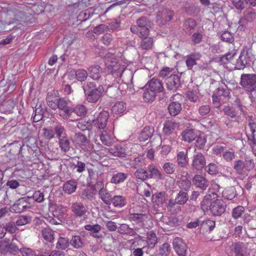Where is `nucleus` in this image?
Returning a JSON list of instances; mask_svg holds the SVG:
<instances>
[{
	"instance_id": "1",
	"label": "nucleus",
	"mask_w": 256,
	"mask_h": 256,
	"mask_svg": "<svg viewBox=\"0 0 256 256\" xmlns=\"http://www.w3.org/2000/svg\"><path fill=\"white\" fill-rule=\"evenodd\" d=\"M136 24L132 25L130 27V31L138 37H143L148 36L150 28L151 27V22L145 16H142L136 20Z\"/></svg>"
},
{
	"instance_id": "2",
	"label": "nucleus",
	"mask_w": 256,
	"mask_h": 256,
	"mask_svg": "<svg viewBox=\"0 0 256 256\" xmlns=\"http://www.w3.org/2000/svg\"><path fill=\"white\" fill-rule=\"evenodd\" d=\"M46 101L48 105L52 110L58 108L59 115L64 112L66 110L68 102L64 98H59L55 92L48 94Z\"/></svg>"
},
{
	"instance_id": "3",
	"label": "nucleus",
	"mask_w": 256,
	"mask_h": 256,
	"mask_svg": "<svg viewBox=\"0 0 256 256\" xmlns=\"http://www.w3.org/2000/svg\"><path fill=\"white\" fill-rule=\"evenodd\" d=\"M240 85L246 92H256V74H241Z\"/></svg>"
},
{
	"instance_id": "4",
	"label": "nucleus",
	"mask_w": 256,
	"mask_h": 256,
	"mask_svg": "<svg viewBox=\"0 0 256 256\" xmlns=\"http://www.w3.org/2000/svg\"><path fill=\"white\" fill-rule=\"evenodd\" d=\"M254 166V160L248 156H245L244 160L239 159L235 160L233 164L234 169L239 174H243L246 170H250Z\"/></svg>"
},
{
	"instance_id": "5",
	"label": "nucleus",
	"mask_w": 256,
	"mask_h": 256,
	"mask_svg": "<svg viewBox=\"0 0 256 256\" xmlns=\"http://www.w3.org/2000/svg\"><path fill=\"white\" fill-rule=\"evenodd\" d=\"M66 108L68 110H64V112L60 114V116L64 120L68 119L69 118H73L74 114L79 116H84L87 112L86 107L82 104H78L74 107H72L68 106V102Z\"/></svg>"
},
{
	"instance_id": "6",
	"label": "nucleus",
	"mask_w": 256,
	"mask_h": 256,
	"mask_svg": "<svg viewBox=\"0 0 256 256\" xmlns=\"http://www.w3.org/2000/svg\"><path fill=\"white\" fill-rule=\"evenodd\" d=\"M253 60L254 56L252 54L251 50L247 48L243 49L237 60L236 66L238 69H244L245 67L250 66Z\"/></svg>"
},
{
	"instance_id": "7",
	"label": "nucleus",
	"mask_w": 256,
	"mask_h": 256,
	"mask_svg": "<svg viewBox=\"0 0 256 256\" xmlns=\"http://www.w3.org/2000/svg\"><path fill=\"white\" fill-rule=\"evenodd\" d=\"M174 12V10L168 8H160L156 16V22L159 26L166 24L173 18Z\"/></svg>"
},
{
	"instance_id": "8",
	"label": "nucleus",
	"mask_w": 256,
	"mask_h": 256,
	"mask_svg": "<svg viewBox=\"0 0 256 256\" xmlns=\"http://www.w3.org/2000/svg\"><path fill=\"white\" fill-rule=\"evenodd\" d=\"M230 94V90L226 86L217 88L212 96V102L215 106L220 107L221 102H223L224 98H228Z\"/></svg>"
},
{
	"instance_id": "9",
	"label": "nucleus",
	"mask_w": 256,
	"mask_h": 256,
	"mask_svg": "<svg viewBox=\"0 0 256 256\" xmlns=\"http://www.w3.org/2000/svg\"><path fill=\"white\" fill-rule=\"evenodd\" d=\"M106 66L108 69V72L111 74L115 78H120L124 70L123 66H121L116 60L106 59Z\"/></svg>"
},
{
	"instance_id": "10",
	"label": "nucleus",
	"mask_w": 256,
	"mask_h": 256,
	"mask_svg": "<svg viewBox=\"0 0 256 256\" xmlns=\"http://www.w3.org/2000/svg\"><path fill=\"white\" fill-rule=\"evenodd\" d=\"M168 200V195L164 192L156 193L152 196V202L154 204V210L156 212H159L161 208L162 210H165V204Z\"/></svg>"
},
{
	"instance_id": "11",
	"label": "nucleus",
	"mask_w": 256,
	"mask_h": 256,
	"mask_svg": "<svg viewBox=\"0 0 256 256\" xmlns=\"http://www.w3.org/2000/svg\"><path fill=\"white\" fill-rule=\"evenodd\" d=\"M29 197H23L16 200L11 206L12 211L16 213H20L30 208L28 200Z\"/></svg>"
},
{
	"instance_id": "12",
	"label": "nucleus",
	"mask_w": 256,
	"mask_h": 256,
	"mask_svg": "<svg viewBox=\"0 0 256 256\" xmlns=\"http://www.w3.org/2000/svg\"><path fill=\"white\" fill-rule=\"evenodd\" d=\"M226 204L222 200L217 199L211 202L210 206V210L212 215L220 216L222 215L226 210Z\"/></svg>"
},
{
	"instance_id": "13",
	"label": "nucleus",
	"mask_w": 256,
	"mask_h": 256,
	"mask_svg": "<svg viewBox=\"0 0 256 256\" xmlns=\"http://www.w3.org/2000/svg\"><path fill=\"white\" fill-rule=\"evenodd\" d=\"M194 154L192 159V168L198 170H202L206 165V160L204 156L200 152H196Z\"/></svg>"
},
{
	"instance_id": "14",
	"label": "nucleus",
	"mask_w": 256,
	"mask_h": 256,
	"mask_svg": "<svg viewBox=\"0 0 256 256\" xmlns=\"http://www.w3.org/2000/svg\"><path fill=\"white\" fill-rule=\"evenodd\" d=\"M177 184L180 188L184 191H188L192 186L191 181L188 178V174L186 172L182 171L181 174L178 175Z\"/></svg>"
},
{
	"instance_id": "15",
	"label": "nucleus",
	"mask_w": 256,
	"mask_h": 256,
	"mask_svg": "<svg viewBox=\"0 0 256 256\" xmlns=\"http://www.w3.org/2000/svg\"><path fill=\"white\" fill-rule=\"evenodd\" d=\"M172 246L176 252L179 256H186L187 253V246L182 238H175L172 241Z\"/></svg>"
},
{
	"instance_id": "16",
	"label": "nucleus",
	"mask_w": 256,
	"mask_h": 256,
	"mask_svg": "<svg viewBox=\"0 0 256 256\" xmlns=\"http://www.w3.org/2000/svg\"><path fill=\"white\" fill-rule=\"evenodd\" d=\"M180 78L178 74H171L165 80L166 84L168 90L176 92L180 86Z\"/></svg>"
},
{
	"instance_id": "17",
	"label": "nucleus",
	"mask_w": 256,
	"mask_h": 256,
	"mask_svg": "<svg viewBox=\"0 0 256 256\" xmlns=\"http://www.w3.org/2000/svg\"><path fill=\"white\" fill-rule=\"evenodd\" d=\"M108 116V112L103 110L97 114L92 120V123L94 125H96L100 129H103L106 126Z\"/></svg>"
},
{
	"instance_id": "18",
	"label": "nucleus",
	"mask_w": 256,
	"mask_h": 256,
	"mask_svg": "<svg viewBox=\"0 0 256 256\" xmlns=\"http://www.w3.org/2000/svg\"><path fill=\"white\" fill-rule=\"evenodd\" d=\"M70 210L76 217L82 218L86 216V208L82 202H76L72 203Z\"/></svg>"
},
{
	"instance_id": "19",
	"label": "nucleus",
	"mask_w": 256,
	"mask_h": 256,
	"mask_svg": "<svg viewBox=\"0 0 256 256\" xmlns=\"http://www.w3.org/2000/svg\"><path fill=\"white\" fill-rule=\"evenodd\" d=\"M104 92V88L102 85L98 86L96 88L86 94L87 100L92 103L98 102Z\"/></svg>"
},
{
	"instance_id": "20",
	"label": "nucleus",
	"mask_w": 256,
	"mask_h": 256,
	"mask_svg": "<svg viewBox=\"0 0 256 256\" xmlns=\"http://www.w3.org/2000/svg\"><path fill=\"white\" fill-rule=\"evenodd\" d=\"M145 171L146 180L152 178L161 180L162 178V174L154 164L149 165Z\"/></svg>"
},
{
	"instance_id": "21",
	"label": "nucleus",
	"mask_w": 256,
	"mask_h": 256,
	"mask_svg": "<svg viewBox=\"0 0 256 256\" xmlns=\"http://www.w3.org/2000/svg\"><path fill=\"white\" fill-rule=\"evenodd\" d=\"M232 250L235 253V256H246L247 254L248 246L242 242H237L232 244Z\"/></svg>"
},
{
	"instance_id": "22",
	"label": "nucleus",
	"mask_w": 256,
	"mask_h": 256,
	"mask_svg": "<svg viewBox=\"0 0 256 256\" xmlns=\"http://www.w3.org/2000/svg\"><path fill=\"white\" fill-rule=\"evenodd\" d=\"M90 76L94 80H99L103 75L102 69L98 65L90 66L88 68Z\"/></svg>"
},
{
	"instance_id": "23",
	"label": "nucleus",
	"mask_w": 256,
	"mask_h": 256,
	"mask_svg": "<svg viewBox=\"0 0 256 256\" xmlns=\"http://www.w3.org/2000/svg\"><path fill=\"white\" fill-rule=\"evenodd\" d=\"M194 185L202 190H204L208 186V181L202 176L196 174L192 178Z\"/></svg>"
},
{
	"instance_id": "24",
	"label": "nucleus",
	"mask_w": 256,
	"mask_h": 256,
	"mask_svg": "<svg viewBox=\"0 0 256 256\" xmlns=\"http://www.w3.org/2000/svg\"><path fill=\"white\" fill-rule=\"evenodd\" d=\"M256 19V12L252 8H248L244 12V17L238 21V24L244 23L245 20L248 22H252Z\"/></svg>"
},
{
	"instance_id": "25",
	"label": "nucleus",
	"mask_w": 256,
	"mask_h": 256,
	"mask_svg": "<svg viewBox=\"0 0 256 256\" xmlns=\"http://www.w3.org/2000/svg\"><path fill=\"white\" fill-rule=\"evenodd\" d=\"M164 223L166 226V228H172L179 226L181 224V220L176 216H172L163 220Z\"/></svg>"
},
{
	"instance_id": "26",
	"label": "nucleus",
	"mask_w": 256,
	"mask_h": 256,
	"mask_svg": "<svg viewBox=\"0 0 256 256\" xmlns=\"http://www.w3.org/2000/svg\"><path fill=\"white\" fill-rule=\"evenodd\" d=\"M179 124L178 123L172 120H167L164 124V126L163 128V132L164 134L166 136H170L172 134L174 130L178 128Z\"/></svg>"
},
{
	"instance_id": "27",
	"label": "nucleus",
	"mask_w": 256,
	"mask_h": 256,
	"mask_svg": "<svg viewBox=\"0 0 256 256\" xmlns=\"http://www.w3.org/2000/svg\"><path fill=\"white\" fill-rule=\"evenodd\" d=\"M148 88L154 91L156 94L162 91L164 87L161 81L157 78H153L151 79L146 84Z\"/></svg>"
},
{
	"instance_id": "28",
	"label": "nucleus",
	"mask_w": 256,
	"mask_h": 256,
	"mask_svg": "<svg viewBox=\"0 0 256 256\" xmlns=\"http://www.w3.org/2000/svg\"><path fill=\"white\" fill-rule=\"evenodd\" d=\"M142 40L140 44V47L142 50H151L154 46V40L152 37L146 36L143 37H140Z\"/></svg>"
},
{
	"instance_id": "29",
	"label": "nucleus",
	"mask_w": 256,
	"mask_h": 256,
	"mask_svg": "<svg viewBox=\"0 0 256 256\" xmlns=\"http://www.w3.org/2000/svg\"><path fill=\"white\" fill-rule=\"evenodd\" d=\"M154 128L152 126H146L140 132L138 139L140 142H144L150 138L154 132Z\"/></svg>"
},
{
	"instance_id": "30",
	"label": "nucleus",
	"mask_w": 256,
	"mask_h": 256,
	"mask_svg": "<svg viewBox=\"0 0 256 256\" xmlns=\"http://www.w3.org/2000/svg\"><path fill=\"white\" fill-rule=\"evenodd\" d=\"M77 188V182L76 180H72L66 181L63 186V190L65 193L72 194L74 192Z\"/></svg>"
},
{
	"instance_id": "31",
	"label": "nucleus",
	"mask_w": 256,
	"mask_h": 256,
	"mask_svg": "<svg viewBox=\"0 0 256 256\" xmlns=\"http://www.w3.org/2000/svg\"><path fill=\"white\" fill-rule=\"evenodd\" d=\"M201 56L200 53H194L188 56L186 58V62L188 69H192L194 65L196 64V60H200Z\"/></svg>"
},
{
	"instance_id": "32",
	"label": "nucleus",
	"mask_w": 256,
	"mask_h": 256,
	"mask_svg": "<svg viewBox=\"0 0 256 256\" xmlns=\"http://www.w3.org/2000/svg\"><path fill=\"white\" fill-rule=\"evenodd\" d=\"M176 161L178 166L185 168L188 164V152H179L176 156Z\"/></svg>"
},
{
	"instance_id": "33",
	"label": "nucleus",
	"mask_w": 256,
	"mask_h": 256,
	"mask_svg": "<svg viewBox=\"0 0 256 256\" xmlns=\"http://www.w3.org/2000/svg\"><path fill=\"white\" fill-rule=\"evenodd\" d=\"M128 174L124 172H117L114 174L110 182L114 184H119L124 182V180L128 178Z\"/></svg>"
},
{
	"instance_id": "34",
	"label": "nucleus",
	"mask_w": 256,
	"mask_h": 256,
	"mask_svg": "<svg viewBox=\"0 0 256 256\" xmlns=\"http://www.w3.org/2000/svg\"><path fill=\"white\" fill-rule=\"evenodd\" d=\"M99 198L106 204H111L112 197L106 188L99 190L98 192Z\"/></svg>"
},
{
	"instance_id": "35",
	"label": "nucleus",
	"mask_w": 256,
	"mask_h": 256,
	"mask_svg": "<svg viewBox=\"0 0 256 256\" xmlns=\"http://www.w3.org/2000/svg\"><path fill=\"white\" fill-rule=\"evenodd\" d=\"M182 140L188 142H191L196 138V135L194 130L188 129L184 130L182 134Z\"/></svg>"
},
{
	"instance_id": "36",
	"label": "nucleus",
	"mask_w": 256,
	"mask_h": 256,
	"mask_svg": "<svg viewBox=\"0 0 256 256\" xmlns=\"http://www.w3.org/2000/svg\"><path fill=\"white\" fill-rule=\"evenodd\" d=\"M156 95V93L146 86V88L143 94V98L145 102H153Z\"/></svg>"
},
{
	"instance_id": "37",
	"label": "nucleus",
	"mask_w": 256,
	"mask_h": 256,
	"mask_svg": "<svg viewBox=\"0 0 256 256\" xmlns=\"http://www.w3.org/2000/svg\"><path fill=\"white\" fill-rule=\"evenodd\" d=\"M111 203L116 208H120L126 204V198L122 196H114L112 198Z\"/></svg>"
},
{
	"instance_id": "38",
	"label": "nucleus",
	"mask_w": 256,
	"mask_h": 256,
	"mask_svg": "<svg viewBox=\"0 0 256 256\" xmlns=\"http://www.w3.org/2000/svg\"><path fill=\"white\" fill-rule=\"evenodd\" d=\"M196 26V22L194 20L188 18L185 20L184 23V27L185 32L188 34H191L192 30H194Z\"/></svg>"
},
{
	"instance_id": "39",
	"label": "nucleus",
	"mask_w": 256,
	"mask_h": 256,
	"mask_svg": "<svg viewBox=\"0 0 256 256\" xmlns=\"http://www.w3.org/2000/svg\"><path fill=\"white\" fill-rule=\"evenodd\" d=\"M168 110L172 116H176L182 110V106L180 103L178 102H172L168 106Z\"/></svg>"
},
{
	"instance_id": "40",
	"label": "nucleus",
	"mask_w": 256,
	"mask_h": 256,
	"mask_svg": "<svg viewBox=\"0 0 256 256\" xmlns=\"http://www.w3.org/2000/svg\"><path fill=\"white\" fill-rule=\"evenodd\" d=\"M97 178L96 180V182L94 184V190L96 191L98 190L104 189V173L102 172H96Z\"/></svg>"
},
{
	"instance_id": "41",
	"label": "nucleus",
	"mask_w": 256,
	"mask_h": 256,
	"mask_svg": "<svg viewBox=\"0 0 256 256\" xmlns=\"http://www.w3.org/2000/svg\"><path fill=\"white\" fill-rule=\"evenodd\" d=\"M112 155L118 157H125L126 154L124 150L120 146H114L108 149Z\"/></svg>"
},
{
	"instance_id": "42",
	"label": "nucleus",
	"mask_w": 256,
	"mask_h": 256,
	"mask_svg": "<svg viewBox=\"0 0 256 256\" xmlns=\"http://www.w3.org/2000/svg\"><path fill=\"white\" fill-rule=\"evenodd\" d=\"M70 244L72 246L76 249H80L84 246V242L80 236H72Z\"/></svg>"
},
{
	"instance_id": "43",
	"label": "nucleus",
	"mask_w": 256,
	"mask_h": 256,
	"mask_svg": "<svg viewBox=\"0 0 256 256\" xmlns=\"http://www.w3.org/2000/svg\"><path fill=\"white\" fill-rule=\"evenodd\" d=\"M126 104L123 102H116L112 107V111L114 114H119L126 110Z\"/></svg>"
},
{
	"instance_id": "44",
	"label": "nucleus",
	"mask_w": 256,
	"mask_h": 256,
	"mask_svg": "<svg viewBox=\"0 0 256 256\" xmlns=\"http://www.w3.org/2000/svg\"><path fill=\"white\" fill-rule=\"evenodd\" d=\"M52 214H55L59 216L60 219L63 220V216L66 214V210L62 205L56 204L51 207Z\"/></svg>"
},
{
	"instance_id": "45",
	"label": "nucleus",
	"mask_w": 256,
	"mask_h": 256,
	"mask_svg": "<svg viewBox=\"0 0 256 256\" xmlns=\"http://www.w3.org/2000/svg\"><path fill=\"white\" fill-rule=\"evenodd\" d=\"M174 200L178 204L182 205L188 202V195L187 192L181 190L177 194Z\"/></svg>"
},
{
	"instance_id": "46",
	"label": "nucleus",
	"mask_w": 256,
	"mask_h": 256,
	"mask_svg": "<svg viewBox=\"0 0 256 256\" xmlns=\"http://www.w3.org/2000/svg\"><path fill=\"white\" fill-rule=\"evenodd\" d=\"M54 132L58 140L66 136V130L64 126L60 124H56L54 126Z\"/></svg>"
},
{
	"instance_id": "47",
	"label": "nucleus",
	"mask_w": 256,
	"mask_h": 256,
	"mask_svg": "<svg viewBox=\"0 0 256 256\" xmlns=\"http://www.w3.org/2000/svg\"><path fill=\"white\" fill-rule=\"evenodd\" d=\"M222 112L225 115H226L231 118H234L237 116V112L236 108L228 104L224 106Z\"/></svg>"
},
{
	"instance_id": "48",
	"label": "nucleus",
	"mask_w": 256,
	"mask_h": 256,
	"mask_svg": "<svg viewBox=\"0 0 256 256\" xmlns=\"http://www.w3.org/2000/svg\"><path fill=\"white\" fill-rule=\"evenodd\" d=\"M236 189L234 187L231 186L226 189L222 192L223 196L228 200H232L236 196Z\"/></svg>"
},
{
	"instance_id": "49",
	"label": "nucleus",
	"mask_w": 256,
	"mask_h": 256,
	"mask_svg": "<svg viewBox=\"0 0 256 256\" xmlns=\"http://www.w3.org/2000/svg\"><path fill=\"white\" fill-rule=\"evenodd\" d=\"M76 80L80 82L85 81L88 76V71L84 69H78L75 72Z\"/></svg>"
},
{
	"instance_id": "50",
	"label": "nucleus",
	"mask_w": 256,
	"mask_h": 256,
	"mask_svg": "<svg viewBox=\"0 0 256 256\" xmlns=\"http://www.w3.org/2000/svg\"><path fill=\"white\" fill-rule=\"evenodd\" d=\"M146 217V215L142 214H130L128 216V219L138 224L142 222Z\"/></svg>"
},
{
	"instance_id": "51",
	"label": "nucleus",
	"mask_w": 256,
	"mask_h": 256,
	"mask_svg": "<svg viewBox=\"0 0 256 256\" xmlns=\"http://www.w3.org/2000/svg\"><path fill=\"white\" fill-rule=\"evenodd\" d=\"M146 242L149 246L153 248L156 244L158 242L157 237L156 234L152 232H150L147 233Z\"/></svg>"
},
{
	"instance_id": "52",
	"label": "nucleus",
	"mask_w": 256,
	"mask_h": 256,
	"mask_svg": "<svg viewBox=\"0 0 256 256\" xmlns=\"http://www.w3.org/2000/svg\"><path fill=\"white\" fill-rule=\"evenodd\" d=\"M59 144L62 151L66 152L70 150V142L66 138V136L59 139Z\"/></svg>"
},
{
	"instance_id": "53",
	"label": "nucleus",
	"mask_w": 256,
	"mask_h": 256,
	"mask_svg": "<svg viewBox=\"0 0 256 256\" xmlns=\"http://www.w3.org/2000/svg\"><path fill=\"white\" fill-rule=\"evenodd\" d=\"M206 142V138L205 136L200 135L198 136H196L195 146L198 149H203Z\"/></svg>"
},
{
	"instance_id": "54",
	"label": "nucleus",
	"mask_w": 256,
	"mask_h": 256,
	"mask_svg": "<svg viewBox=\"0 0 256 256\" xmlns=\"http://www.w3.org/2000/svg\"><path fill=\"white\" fill-rule=\"evenodd\" d=\"M96 194V192L94 190L92 189H85L84 190L81 194V198L84 200H92L94 195Z\"/></svg>"
},
{
	"instance_id": "55",
	"label": "nucleus",
	"mask_w": 256,
	"mask_h": 256,
	"mask_svg": "<svg viewBox=\"0 0 256 256\" xmlns=\"http://www.w3.org/2000/svg\"><path fill=\"white\" fill-rule=\"evenodd\" d=\"M70 242L68 238L60 237L58 240L56 248L58 249L65 250L68 246Z\"/></svg>"
},
{
	"instance_id": "56",
	"label": "nucleus",
	"mask_w": 256,
	"mask_h": 256,
	"mask_svg": "<svg viewBox=\"0 0 256 256\" xmlns=\"http://www.w3.org/2000/svg\"><path fill=\"white\" fill-rule=\"evenodd\" d=\"M170 250V244L167 242L164 243L160 247L156 256H168Z\"/></svg>"
},
{
	"instance_id": "57",
	"label": "nucleus",
	"mask_w": 256,
	"mask_h": 256,
	"mask_svg": "<svg viewBox=\"0 0 256 256\" xmlns=\"http://www.w3.org/2000/svg\"><path fill=\"white\" fill-rule=\"evenodd\" d=\"M178 204L175 200L170 198L168 200V202L165 204V210L166 208L168 211L170 212H174L176 210V207Z\"/></svg>"
},
{
	"instance_id": "58",
	"label": "nucleus",
	"mask_w": 256,
	"mask_h": 256,
	"mask_svg": "<svg viewBox=\"0 0 256 256\" xmlns=\"http://www.w3.org/2000/svg\"><path fill=\"white\" fill-rule=\"evenodd\" d=\"M42 236L44 238L50 242L54 240V232L48 228H45L42 231Z\"/></svg>"
},
{
	"instance_id": "59",
	"label": "nucleus",
	"mask_w": 256,
	"mask_h": 256,
	"mask_svg": "<svg viewBox=\"0 0 256 256\" xmlns=\"http://www.w3.org/2000/svg\"><path fill=\"white\" fill-rule=\"evenodd\" d=\"M221 40L226 42L232 43L234 42V34L228 31H224L221 34Z\"/></svg>"
},
{
	"instance_id": "60",
	"label": "nucleus",
	"mask_w": 256,
	"mask_h": 256,
	"mask_svg": "<svg viewBox=\"0 0 256 256\" xmlns=\"http://www.w3.org/2000/svg\"><path fill=\"white\" fill-rule=\"evenodd\" d=\"M44 114V110L40 106L36 108L34 110V116L33 117V120L34 122H38L42 120L43 118V114Z\"/></svg>"
},
{
	"instance_id": "61",
	"label": "nucleus",
	"mask_w": 256,
	"mask_h": 256,
	"mask_svg": "<svg viewBox=\"0 0 256 256\" xmlns=\"http://www.w3.org/2000/svg\"><path fill=\"white\" fill-rule=\"evenodd\" d=\"M162 168L166 174H172L175 171L176 166L172 162H166L163 164Z\"/></svg>"
},
{
	"instance_id": "62",
	"label": "nucleus",
	"mask_w": 256,
	"mask_h": 256,
	"mask_svg": "<svg viewBox=\"0 0 256 256\" xmlns=\"http://www.w3.org/2000/svg\"><path fill=\"white\" fill-rule=\"evenodd\" d=\"M100 138L102 142L108 146H111L113 142V138L107 134L102 133Z\"/></svg>"
},
{
	"instance_id": "63",
	"label": "nucleus",
	"mask_w": 256,
	"mask_h": 256,
	"mask_svg": "<svg viewBox=\"0 0 256 256\" xmlns=\"http://www.w3.org/2000/svg\"><path fill=\"white\" fill-rule=\"evenodd\" d=\"M84 228L85 230L90 231V234L95 233H98L101 230V226L98 224L94 225L86 224L84 226Z\"/></svg>"
},
{
	"instance_id": "64",
	"label": "nucleus",
	"mask_w": 256,
	"mask_h": 256,
	"mask_svg": "<svg viewBox=\"0 0 256 256\" xmlns=\"http://www.w3.org/2000/svg\"><path fill=\"white\" fill-rule=\"evenodd\" d=\"M82 87L85 94L96 88L95 83L93 82H85Z\"/></svg>"
}]
</instances>
